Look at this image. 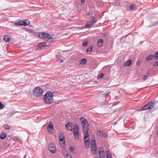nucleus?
<instances>
[{
    "label": "nucleus",
    "mask_w": 158,
    "mask_h": 158,
    "mask_svg": "<svg viewBox=\"0 0 158 158\" xmlns=\"http://www.w3.org/2000/svg\"><path fill=\"white\" fill-rule=\"evenodd\" d=\"M53 100V95L51 92L48 91L44 95V100L46 104L50 105L51 104Z\"/></svg>",
    "instance_id": "nucleus-1"
},
{
    "label": "nucleus",
    "mask_w": 158,
    "mask_h": 158,
    "mask_svg": "<svg viewBox=\"0 0 158 158\" xmlns=\"http://www.w3.org/2000/svg\"><path fill=\"white\" fill-rule=\"evenodd\" d=\"M80 121L82 123L83 131H89V124L87 121L84 118H80Z\"/></svg>",
    "instance_id": "nucleus-2"
},
{
    "label": "nucleus",
    "mask_w": 158,
    "mask_h": 158,
    "mask_svg": "<svg viewBox=\"0 0 158 158\" xmlns=\"http://www.w3.org/2000/svg\"><path fill=\"white\" fill-rule=\"evenodd\" d=\"M39 36L41 39H46L48 38L49 40H52L53 39L52 35L46 32H41L39 33Z\"/></svg>",
    "instance_id": "nucleus-3"
},
{
    "label": "nucleus",
    "mask_w": 158,
    "mask_h": 158,
    "mask_svg": "<svg viewBox=\"0 0 158 158\" xmlns=\"http://www.w3.org/2000/svg\"><path fill=\"white\" fill-rule=\"evenodd\" d=\"M44 91L43 90L39 87H36L34 91V94L35 96L40 97L43 94Z\"/></svg>",
    "instance_id": "nucleus-4"
},
{
    "label": "nucleus",
    "mask_w": 158,
    "mask_h": 158,
    "mask_svg": "<svg viewBox=\"0 0 158 158\" xmlns=\"http://www.w3.org/2000/svg\"><path fill=\"white\" fill-rule=\"evenodd\" d=\"M79 129L78 125L75 124L74 130L73 131V135L75 138L76 139H78L79 136Z\"/></svg>",
    "instance_id": "nucleus-5"
},
{
    "label": "nucleus",
    "mask_w": 158,
    "mask_h": 158,
    "mask_svg": "<svg viewBox=\"0 0 158 158\" xmlns=\"http://www.w3.org/2000/svg\"><path fill=\"white\" fill-rule=\"evenodd\" d=\"M91 150L93 154H95L97 152V147L96 144L95 140H91Z\"/></svg>",
    "instance_id": "nucleus-6"
},
{
    "label": "nucleus",
    "mask_w": 158,
    "mask_h": 158,
    "mask_svg": "<svg viewBox=\"0 0 158 158\" xmlns=\"http://www.w3.org/2000/svg\"><path fill=\"white\" fill-rule=\"evenodd\" d=\"M30 24L29 20H21L19 22H17L15 23V25H18L20 26L23 25L26 26Z\"/></svg>",
    "instance_id": "nucleus-7"
},
{
    "label": "nucleus",
    "mask_w": 158,
    "mask_h": 158,
    "mask_svg": "<svg viewBox=\"0 0 158 158\" xmlns=\"http://www.w3.org/2000/svg\"><path fill=\"white\" fill-rule=\"evenodd\" d=\"M64 139V136L62 134H61L59 136V141L60 146L63 147H64L65 145Z\"/></svg>",
    "instance_id": "nucleus-8"
},
{
    "label": "nucleus",
    "mask_w": 158,
    "mask_h": 158,
    "mask_svg": "<svg viewBox=\"0 0 158 158\" xmlns=\"http://www.w3.org/2000/svg\"><path fill=\"white\" fill-rule=\"evenodd\" d=\"M48 149L49 151L52 153H55L56 151L55 145L53 143H51L48 145Z\"/></svg>",
    "instance_id": "nucleus-9"
},
{
    "label": "nucleus",
    "mask_w": 158,
    "mask_h": 158,
    "mask_svg": "<svg viewBox=\"0 0 158 158\" xmlns=\"http://www.w3.org/2000/svg\"><path fill=\"white\" fill-rule=\"evenodd\" d=\"M97 21L95 18L93 17L92 21H88L87 22L86 25L85 27L86 28H88L92 25H93Z\"/></svg>",
    "instance_id": "nucleus-10"
},
{
    "label": "nucleus",
    "mask_w": 158,
    "mask_h": 158,
    "mask_svg": "<svg viewBox=\"0 0 158 158\" xmlns=\"http://www.w3.org/2000/svg\"><path fill=\"white\" fill-rule=\"evenodd\" d=\"M75 124L73 125L72 123H68L65 125V127L67 130L72 131L73 129L74 130Z\"/></svg>",
    "instance_id": "nucleus-11"
},
{
    "label": "nucleus",
    "mask_w": 158,
    "mask_h": 158,
    "mask_svg": "<svg viewBox=\"0 0 158 158\" xmlns=\"http://www.w3.org/2000/svg\"><path fill=\"white\" fill-rule=\"evenodd\" d=\"M96 134L97 136L101 137H106L107 136L106 133L105 132L101 131H97L96 132Z\"/></svg>",
    "instance_id": "nucleus-12"
},
{
    "label": "nucleus",
    "mask_w": 158,
    "mask_h": 158,
    "mask_svg": "<svg viewBox=\"0 0 158 158\" xmlns=\"http://www.w3.org/2000/svg\"><path fill=\"white\" fill-rule=\"evenodd\" d=\"M105 154L102 148H100L99 150V158H105Z\"/></svg>",
    "instance_id": "nucleus-13"
},
{
    "label": "nucleus",
    "mask_w": 158,
    "mask_h": 158,
    "mask_svg": "<svg viewBox=\"0 0 158 158\" xmlns=\"http://www.w3.org/2000/svg\"><path fill=\"white\" fill-rule=\"evenodd\" d=\"M48 131L49 132L52 131L53 129V124L52 123L50 122L47 127Z\"/></svg>",
    "instance_id": "nucleus-14"
},
{
    "label": "nucleus",
    "mask_w": 158,
    "mask_h": 158,
    "mask_svg": "<svg viewBox=\"0 0 158 158\" xmlns=\"http://www.w3.org/2000/svg\"><path fill=\"white\" fill-rule=\"evenodd\" d=\"M89 131H83V132L85 133L84 136V139L85 140H86L87 139H89V135L88 133Z\"/></svg>",
    "instance_id": "nucleus-15"
},
{
    "label": "nucleus",
    "mask_w": 158,
    "mask_h": 158,
    "mask_svg": "<svg viewBox=\"0 0 158 158\" xmlns=\"http://www.w3.org/2000/svg\"><path fill=\"white\" fill-rule=\"evenodd\" d=\"M132 63V60H129L127 61L124 64V66L125 67L130 66Z\"/></svg>",
    "instance_id": "nucleus-16"
},
{
    "label": "nucleus",
    "mask_w": 158,
    "mask_h": 158,
    "mask_svg": "<svg viewBox=\"0 0 158 158\" xmlns=\"http://www.w3.org/2000/svg\"><path fill=\"white\" fill-rule=\"evenodd\" d=\"M56 58L57 59V61L60 62H64V58L61 56H60L59 55L56 56Z\"/></svg>",
    "instance_id": "nucleus-17"
},
{
    "label": "nucleus",
    "mask_w": 158,
    "mask_h": 158,
    "mask_svg": "<svg viewBox=\"0 0 158 158\" xmlns=\"http://www.w3.org/2000/svg\"><path fill=\"white\" fill-rule=\"evenodd\" d=\"M84 142L85 143V145L86 147L87 148H88L89 147V144H90L89 139H87L86 140H85Z\"/></svg>",
    "instance_id": "nucleus-18"
},
{
    "label": "nucleus",
    "mask_w": 158,
    "mask_h": 158,
    "mask_svg": "<svg viewBox=\"0 0 158 158\" xmlns=\"http://www.w3.org/2000/svg\"><path fill=\"white\" fill-rule=\"evenodd\" d=\"M105 154L106 158H112L111 155L109 151H106L105 152Z\"/></svg>",
    "instance_id": "nucleus-19"
},
{
    "label": "nucleus",
    "mask_w": 158,
    "mask_h": 158,
    "mask_svg": "<svg viewBox=\"0 0 158 158\" xmlns=\"http://www.w3.org/2000/svg\"><path fill=\"white\" fill-rule=\"evenodd\" d=\"M103 43V40H98L97 45V46L99 48L102 46Z\"/></svg>",
    "instance_id": "nucleus-20"
},
{
    "label": "nucleus",
    "mask_w": 158,
    "mask_h": 158,
    "mask_svg": "<svg viewBox=\"0 0 158 158\" xmlns=\"http://www.w3.org/2000/svg\"><path fill=\"white\" fill-rule=\"evenodd\" d=\"M63 155L65 158H72L71 155L69 153H64Z\"/></svg>",
    "instance_id": "nucleus-21"
},
{
    "label": "nucleus",
    "mask_w": 158,
    "mask_h": 158,
    "mask_svg": "<svg viewBox=\"0 0 158 158\" xmlns=\"http://www.w3.org/2000/svg\"><path fill=\"white\" fill-rule=\"evenodd\" d=\"M87 61L86 59L85 58H84L82 59L79 62V63L80 64H85Z\"/></svg>",
    "instance_id": "nucleus-22"
},
{
    "label": "nucleus",
    "mask_w": 158,
    "mask_h": 158,
    "mask_svg": "<svg viewBox=\"0 0 158 158\" xmlns=\"http://www.w3.org/2000/svg\"><path fill=\"white\" fill-rule=\"evenodd\" d=\"M148 106H149V109H150L154 107V103L153 102H150L148 104Z\"/></svg>",
    "instance_id": "nucleus-23"
},
{
    "label": "nucleus",
    "mask_w": 158,
    "mask_h": 158,
    "mask_svg": "<svg viewBox=\"0 0 158 158\" xmlns=\"http://www.w3.org/2000/svg\"><path fill=\"white\" fill-rule=\"evenodd\" d=\"M153 57V55H150L148 56L146 59V60L150 61L151 60Z\"/></svg>",
    "instance_id": "nucleus-24"
},
{
    "label": "nucleus",
    "mask_w": 158,
    "mask_h": 158,
    "mask_svg": "<svg viewBox=\"0 0 158 158\" xmlns=\"http://www.w3.org/2000/svg\"><path fill=\"white\" fill-rule=\"evenodd\" d=\"M12 38L11 36L10 35H5L3 37V40H10Z\"/></svg>",
    "instance_id": "nucleus-25"
},
{
    "label": "nucleus",
    "mask_w": 158,
    "mask_h": 158,
    "mask_svg": "<svg viewBox=\"0 0 158 158\" xmlns=\"http://www.w3.org/2000/svg\"><path fill=\"white\" fill-rule=\"evenodd\" d=\"M149 107V106H148V104H147L143 106L142 109L143 110H147L148 109H150Z\"/></svg>",
    "instance_id": "nucleus-26"
},
{
    "label": "nucleus",
    "mask_w": 158,
    "mask_h": 158,
    "mask_svg": "<svg viewBox=\"0 0 158 158\" xmlns=\"http://www.w3.org/2000/svg\"><path fill=\"white\" fill-rule=\"evenodd\" d=\"M6 134L5 133H3L0 135V138L1 139H3L6 138Z\"/></svg>",
    "instance_id": "nucleus-27"
},
{
    "label": "nucleus",
    "mask_w": 158,
    "mask_h": 158,
    "mask_svg": "<svg viewBox=\"0 0 158 158\" xmlns=\"http://www.w3.org/2000/svg\"><path fill=\"white\" fill-rule=\"evenodd\" d=\"M93 48V47L91 46L90 48H88L86 51L87 52H88L89 51V52H91L92 51V49Z\"/></svg>",
    "instance_id": "nucleus-28"
},
{
    "label": "nucleus",
    "mask_w": 158,
    "mask_h": 158,
    "mask_svg": "<svg viewBox=\"0 0 158 158\" xmlns=\"http://www.w3.org/2000/svg\"><path fill=\"white\" fill-rule=\"evenodd\" d=\"M69 151L72 153H75L74 148L71 147L70 148Z\"/></svg>",
    "instance_id": "nucleus-29"
},
{
    "label": "nucleus",
    "mask_w": 158,
    "mask_h": 158,
    "mask_svg": "<svg viewBox=\"0 0 158 158\" xmlns=\"http://www.w3.org/2000/svg\"><path fill=\"white\" fill-rule=\"evenodd\" d=\"M104 74L103 73L100 74L98 76L97 78L98 79H100L102 78L104 76Z\"/></svg>",
    "instance_id": "nucleus-30"
},
{
    "label": "nucleus",
    "mask_w": 158,
    "mask_h": 158,
    "mask_svg": "<svg viewBox=\"0 0 158 158\" xmlns=\"http://www.w3.org/2000/svg\"><path fill=\"white\" fill-rule=\"evenodd\" d=\"M46 43L45 42H43L39 43L40 46H41L42 47H44L46 45Z\"/></svg>",
    "instance_id": "nucleus-31"
},
{
    "label": "nucleus",
    "mask_w": 158,
    "mask_h": 158,
    "mask_svg": "<svg viewBox=\"0 0 158 158\" xmlns=\"http://www.w3.org/2000/svg\"><path fill=\"white\" fill-rule=\"evenodd\" d=\"M4 128L8 130V129H9L10 128L9 126L7 125H6V124H5V125H4Z\"/></svg>",
    "instance_id": "nucleus-32"
},
{
    "label": "nucleus",
    "mask_w": 158,
    "mask_h": 158,
    "mask_svg": "<svg viewBox=\"0 0 158 158\" xmlns=\"http://www.w3.org/2000/svg\"><path fill=\"white\" fill-rule=\"evenodd\" d=\"M42 47L40 46V44H39L37 46V50L38 51H41L42 49Z\"/></svg>",
    "instance_id": "nucleus-33"
},
{
    "label": "nucleus",
    "mask_w": 158,
    "mask_h": 158,
    "mask_svg": "<svg viewBox=\"0 0 158 158\" xmlns=\"http://www.w3.org/2000/svg\"><path fill=\"white\" fill-rule=\"evenodd\" d=\"M154 58L158 59V52H156L154 54Z\"/></svg>",
    "instance_id": "nucleus-34"
},
{
    "label": "nucleus",
    "mask_w": 158,
    "mask_h": 158,
    "mask_svg": "<svg viewBox=\"0 0 158 158\" xmlns=\"http://www.w3.org/2000/svg\"><path fill=\"white\" fill-rule=\"evenodd\" d=\"M4 107V106L0 102V110L3 109Z\"/></svg>",
    "instance_id": "nucleus-35"
},
{
    "label": "nucleus",
    "mask_w": 158,
    "mask_h": 158,
    "mask_svg": "<svg viewBox=\"0 0 158 158\" xmlns=\"http://www.w3.org/2000/svg\"><path fill=\"white\" fill-rule=\"evenodd\" d=\"M136 5H131L130 7V8L131 9H134L136 7Z\"/></svg>",
    "instance_id": "nucleus-36"
},
{
    "label": "nucleus",
    "mask_w": 158,
    "mask_h": 158,
    "mask_svg": "<svg viewBox=\"0 0 158 158\" xmlns=\"http://www.w3.org/2000/svg\"><path fill=\"white\" fill-rule=\"evenodd\" d=\"M88 41H85L83 43V45L84 47H86L87 45Z\"/></svg>",
    "instance_id": "nucleus-37"
},
{
    "label": "nucleus",
    "mask_w": 158,
    "mask_h": 158,
    "mask_svg": "<svg viewBox=\"0 0 158 158\" xmlns=\"http://www.w3.org/2000/svg\"><path fill=\"white\" fill-rule=\"evenodd\" d=\"M153 65L155 66H158V62H155L154 64Z\"/></svg>",
    "instance_id": "nucleus-38"
},
{
    "label": "nucleus",
    "mask_w": 158,
    "mask_h": 158,
    "mask_svg": "<svg viewBox=\"0 0 158 158\" xmlns=\"http://www.w3.org/2000/svg\"><path fill=\"white\" fill-rule=\"evenodd\" d=\"M148 76L147 75L144 76L143 78V80L145 81L147 78Z\"/></svg>",
    "instance_id": "nucleus-39"
},
{
    "label": "nucleus",
    "mask_w": 158,
    "mask_h": 158,
    "mask_svg": "<svg viewBox=\"0 0 158 158\" xmlns=\"http://www.w3.org/2000/svg\"><path fill=\"white\" fill-rule=\"evenodd\" d=\"M140 62L139 61H138L136 63V65L137 66H139L140 65Z\"/></svg>",
    "instance_id": "nucleus-40"
},
{
    "label": "nucleus",
    "mask_w": 158,
    "mask_h": 158,
    "mask_svg": "<svg viewBox=\"0 0 158 158\" xmlns=\"http://www.w3.org/2000/svg\"><path fill=\"white\" fill-rule=\"evenodd\" d=\"M110 92L107 93L106 94V96H108V95H109V94H110Z\"/></svg>",
    "instance_id": "nucleus-41"
},
{
    "label": "nucleus",
    "mask_w": 158,
    "mask_h": 158,
    "mask_svg": "<svg viewBox=\"0 0 158 158\" xmlns=\"http://www.w3.org/2000/svg\"><path fill=\"white\" fill-rule=\"evenodd\" d=\"M117 123V122H115L114 123H113L112 124L114 125H116Z\"/></svg>",
    "instance_id": "nucleus-42"
},
{
    "label": "nucleus",
    "mask_w": 158,
    "mask_h": 158,
    "mask_svg": "<svg viewBox=\"0 0 158 158\" xmlns=\"http://www.w3.org/2000/svg\"><path fill=\"white\" fill-rule=\"evenodd\" d=\"M85 0H81V2L82 3H84L85 2Z\"/></svg>",
    "instance_id": "nucleus-43"
},
{
    "label": "nucleus",
    "mask_w": 158,
    "mask_h": 158,
    "mask_svg": "<svg viewBox=\"0 0 158 158\" xmlns=\"http://www.w3.org/2000/svg\"><path fill=\"white\" fill-rule=\"evenodd\" d=\"M4 40L6 42H8L10 41V40Z\"/></svg>",
    "instance_id": "nucleus-44"
},
{
    "label": "nucleus",
    "mask_w": 158,
    "mask_h": 158,
    "mask_svg": "<svg viewBox=\"0 0 158 158\" xmlns=\"http://www.w3.org/2000/svg\"><path fill=\"white\" fill-rule=\"evenodd\" d=\"M107 35V34L106 33H104L103 34V35L105 36H106V35Z\"/></svg>",
    "instance_id": "nucleus-45"
},
{
    "label": "nucleus",
    "mask_w": 158,
    "mask_h": 158,
    "mask_svg": "<svg viewBox=\"0 0 158 158\" xmlns=\"http://www.w3.org/2000/svg\"><path fill=\"white\" fill-rule=\"evenodd\" d=\"M52 41H53V40H49V42H52Z\"/></svg>",
    "instance_id": "nucleus-46"
},
{
    "label": "nucleus",
    "mask_w": 158,
    "mask_h": 158,
    "mask_svg": "<svg viewBox=\"0 0 158 158\" xmlns=\"http://www.w3.org/2000/svg\"><path fill=\"white\" fill-rule=\"evenodd\" d=\"M30 33H31L32 32V31L31 30H30Z\"/></svg>",
    "instance_id": "nucleus-47"
},
{
    "label": "nucleus",
    "mask_w": 158,
    "mask_h": 158,
    "mask_svg": "<svg viewBox=\"0 0 158 158\" xmlns=\"http://www.w3.org/2000/svg\"><path fill=\"white\" fill-rule=\"evenodd\" d=\"M89 13H88L87 15H89Z\"/></svg>",
    "instance_id": "nucleus-48"
},
{
    "label": "nucleus",
    "mask_w": 158,
    "mask_h": 158,
    "mask_svg": "<svg viewBox=\"0 0 158 158\" xmlns=\"http://www.w3.org/2000/svg\"><path fill=\"white\" fill-rule=\"evenodd\" d=\"M24 158H25V156L24 157Z\"/></svg>",
    "instance_id": "nucleus-49"
}]
</instances>
